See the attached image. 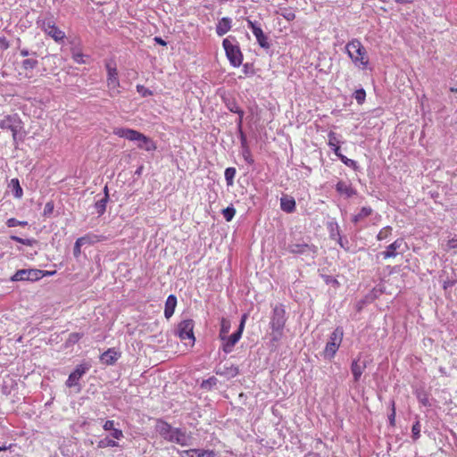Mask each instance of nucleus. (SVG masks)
<instances>
[{"label": "nucleus", "mask_w": 457, "mask_h": 457, "mask_svg": "<svg viewBox=\"0 0 457 457\" xmlns=\"http://www.w3.org/2000/svg\"><path fill=\"white\" fill-rule=\"evenodd\" d=\"M222 46L229 63L233 67H239L243 62L244 56L237 38L233 36H228L223 39Z\"/></svg>", "instance_id": "4"}, {"label": "nucleus", "mask_w": 457, "mask_h": 457, "mask_svg": "<svg viewBox=\"0 0 457 457\" xmlns=\"http://www.w3.org/2000/svg\"><path fill=\"white\" fill-rule=\"evenodd\" d=\"M223 103L226 107L234 113L240 112L242 109L237 105V103L233 97H222Z\"/></svg>", "instance_id": "28"}, {"label": "nucleus", "mask_w": 457, "mask_h": 457, "mask_svg": "<svg viewBox=\"0 0 457 457\" xmlns=\"http://www.w3.org/2000/svg\"><path fill=\"white\" fill-rule=\"evenodd\" d=\"M455 281L453 280H445L443 283L444 289H447L448 287H451L454 285Z\"/></svg>", "instance_id": "57"}, {"label": "nucleus", "mask_w": 457, "mask_h": 457, "mask_svg": "<svg viewBox=\"0 0 457 457\" xmlns=\"http://www.w3.org/2000/svg\"><path fill=\"white\" fill-rule=\"evenodd\" d=\"M83 337V334L81 333H78V332H74V333H71L69 335V338H68V343L70 344H75L77 343L81 337Z\"/></svg>", "instance_id": "52"}, {"label": "nucleus", "mask_w": 457, "mask_h": 457, "mask_svg": "<svg viewBox=\"0 0 457 457\" xmlns=\"http://www.w3.org/2000/svg\"><path fill=\"white\" fill-rule=\"evenodd\" d=\"M108 199L106 197H102L95 203V208L96 209V212L98 216H102L106 211V204L108 203Z\"/></svg>", "instance_id": "29"}, {"label": "nucleus", "mask_w": 457, "mask_h": 457, "mask_svg": "<svg viewBox=\"0 0 457 457\" xmlns=\"http://www.w3.org/2000/svg\"><path fill=\"white\" fill-rule=\"evenodd\" d=\"M345 50L353 62L359 68L364 70L368 67L369 58L364 46L358 39H353L345 46Z\"/></svg>", "instance_id": "3"}, {"label": "nucleus", "mask_w": 457, "mask_h": 457, "mask_svg": "<svg viewBox=\"0 0 457 457\" xmlns=\"http://www.w3.org/2000/svg\"><path fill=\"white\" fill-rule=\"evenodd\" d=\"M105 68L107 71V87L110 90V96L114 97L120 93V80L116 63L112 60L107 61L105 62Z\"/></svg>", "instance_id": "8"}, {"label": "nucleus", "mask_w": 457, "mask_h": 457, "mask_svg": "<svg viewBox=\"0 0 457 457\" xmlns=\"http://www.w3.org/2000/svg\"><path fill=\"white\" fill-rule=\"evenodd\" d=\"M340 160L344 164H345L348 167H351L354 170H359V165L357 164V162L354 160L349 159L345 155L340 156Z\"/></svg>", "instance_id": "41"}, {"label": "nucleus", "mask_w": 457, "mask_h": 457, "mask_svg": "<svg viewBox=\"0 0 457 457\" xmlns=\"http://www.w3.org/2000/svg\"><path fill=\"white\" fill-rule=\"evenodd\" d=\"M112 436L115 439H120L121 437H123V432L122 430L119 429V428H113L112 430Z\"/></svg>", "instance_id": "53"}, {"label": "nucleus", "mask_w": 457, "mask_h": 457, "mask_svg": "<svg viewBox=\"0 0 457 457\" xmlns=\"http://www.w3.org/2000/svg\"><path fill=\"white\" fill-rule=\"evenodd\" d=\"M222 214L227 221H230L236 214V210L233 207H227L222 211Z\"/></svg>", "instance_id": "42"}, {"label": "nucleus", "mask_w": 457, "mask_h": 457, "mask_svg": "<svg viewBox=\"0 0 457 457\" xmlns=\"http://www.w3.org/2000/svg\"><path fill=\"white\" fill-rule=\"evenodd\" d=\"M120 356V353H118L115 348H109L107 351L101 354L100 360L106 365H112Z\"/></svg>", "instance_id": "19"}, {"label": "nucleus", "mask_w": 457, "mask_h": 457, "mask_svg": "<svg viewBox=\"0 0 457 457\" xmlns=\"http://www.w3.org/2000/svg\"><path fill=\"white\" fill-rule=\"evenodd\" d=\"M10 187L12 188L13 195L16 198H21L23 195L22 188L20 185V182L17 179H12L10 182Z\"/></svg>", "instance_id": "30"}, {"label": "nucleus", "mask_w": 457, "mask_h": 457, "mask_svg": "<svg viewBox=\"0 0 457 457\" xmlns=\"http://www.w3.org/2000/svg\"><path fill=\"white\" fill-rule=\"evenodd\" d=\"M391 413L388 415L389 423L392 427L395 426V403L391 400Z\"/></svg>", "instance_id": "47"}, {"label": "nucleus", "mask_w": 457, "mask_h": 457, "mask_svg": "<svg viewBox=\"0 0 457 457\" xmlns=\"http://www.w3.org/2000/svg\"><path fill=\"white\" fill-rule=\"evenodd\" d=\"M182 454L192 455L195 454L197 457H215V453L212 450L204 449H189L182 452Z\"/></svg>", "instance_id": "24"}, {"label": "nucleus", "mask_w": 457, "mask_h": 457, "mask_svg": "<svg viewBox=\"0 0 457 457\" xmlns=\"http://www.w3.org/2000/svg\"><path fill=\"white\" fill-rule=\"evenodd\" d=\"M332 150L334 151L335 154L340 159V156H344V154H341L340 152V147L339 145L338 146H336V147H332Z\"/></svg>", "instance_id": "59"}, {"label": "nucleus", "mask_w": 457, "mask_h": 457, "mask_svg": "<svg viewBox=\"0 0 457 457\" xmlns=\"http://www.w3.org/2000/svg\"><path fill=\"white\" fill-rule=\"evenodd\" d=\"M176 306L177 297L174 295H170L165 302L164 316L166 319H170L173 315Z\"/></svg>", "instance_id": "23"}, {"label": "nucleus", "mask_w": 457, "mask_h": 457, "mask_svg": "<svg viewBox=\"0 0 457 457\" xmlns=\"http://www.w3.org/2000/svg\"><path fill=\"white\" fill-rule=\"evenodd\" d=\"M246 21L248 28L256 37L259 46L263 49H269L270 47V43L267 35L263 33L261 24L258 21H253L249 19Z\"/></svg>", "instance_id": "12"}, {"label": "nucleus", "mask_w": 457, "mask_h": 457, "mask_svg": "<svg viewBox=\"0 0 457 457\" xmlns=\"http://www.w3.org/2000/svg\"><path fill=\"white\" fill-rule=\"evenodd\" d=\"M29 54L37 55V53L33 52L32 54H30L29 52V50L26 49V48L21 49V56L25 57V56H29Z\"/></svg>", "instance_id": "58"}, {"label": "nucleus", "mask_w": 457, "mask_h": 457, "mask_svg": "<svg viewBox=\"0 0 457 457\" xmlns=\"http://www.w3.org/2000/svg\"><path fill=\"white\" fill-rule=\"evenodd\" d=\"M0 129L11 130L15 144L19 140H23V123L17 113L6 115L3 120H0Z\"/></svg>", "instance_id": "5"}, {"label": "nucleus", "mask_w": 457, "mask_h": 457, "mask_svg": "<svg viewBox=\"0 0 457 457\" xmlns=\"http://www.w3.org/2000/svg\"><path fill=\"white\" fill-rule=\"evenodd\" d=\"M391 231L392 228L389 226L383 228L377 236L378 240L381 241L386 239L391 234Z\"/></svg>", "instance_id": "46"}, {"label": "nucleus", "mask_w": 457, "mask_h": 457, "mask_svg": "<svg viewBox=\"0 0 457 457\" xmlns=\"http://www.w3.org/2000/svg\"><path fill=\"white\" fill-rule=\"evenodd\" d=\"M54 202L53 201L47 202L44 208V212H43L44 216H50L54 212Z\"/></svg>", "instance_id": "50"}, {"label": "nucleus", "mask_w": 457, "mask_h": 457, "mask_svg": "<svg viewBox=\"0 0 457 457\" xmlns=\"http://www.w3.org/2000/svg\"><path fill=\"white\" fill-rule=\"evenodd\" d=\"M337 243L340 245V246L342 248H344L345 251H348L349 250V247H348V244H349V241L347 239H344L341 236H340V233H339V228H338V226L337 225Z\"/></svg>", "instance_id": "45"}, {"label": "nucleus", "mask_w": 457, "mask_h": 457, "mask_svg": "<svg viewBox=\"0 0 457 457\" xmlns=\"http://www.w3.org/2000/svg\"><path fill=\"white\" fill-rule=\"evenodd\" d=\"M244 113L245 112H244L243 110H241L240 112H237V114L238 115V118L237 120V127L238 134H241V132H244L243 131V128H242Z\"/></svg>", "instance_id": "51"}, {"label": "nucleus", "mask_w": 457, "mask_h": 457, "mask_svg": "<svg viewBox=\"0 0 457 457\" xmlns=\"http://www.w3.org/2000/svg\"><path fill=\"white\" fill-rule=\"evenodd\" d=\"M37 24L42 30L53 37L56 42L62 41L65 37L64 32L55 26L52 17L44 20L38 19L37 21Z\"/></svg>", "instance_id": "9"}, {"label": "nucleus", "mask_w": 457, "mask_h": 457, "mask_svg": "<svg viewBox=\"0 0 457 457\" xmlns=\"http://www.w3.org/2000/svg\"><path fill=\"white\" fill-rule=\"evenodd\" d=\"M287 321L286 311L284 305L279 303L274 306L270 316V328L272 330L270 337L272 342H278L283 336V329Z\"/></svg>", "instance_id": "1"}, {"label": "nucleus", "mask_w": 457, "mask_h": 457, "mask_svg": "<svg viewBox=\"0 0 457 457\" xmlns=\"http://www.w3.org/2000/svg\"><path fill=\"white\" fill-rule=\"evenodd\" d=\"M238 135H239L240 143H241L242 156H243L244 160L248 164H253L254 162V160L251 154V151H250V148H249V145L247 143L246 136H245V132H241V134H238Z\"/></svg>", "instance_id": "18"}, {"label": "nucleus", "mask_w": 457, "mask_h": 457, "mask_svg": "<svg viewBox=\"0 0 457 457\" xmlns=\"http://www.w3.org/2000/svg\"><path fill=\"white\" fill-rule=\"evenodd\" d=\"M328 145L332 148V147H336V146H338V144H339V139L337 138V136L335 132L333 131H330L328 134Z\"/></svg>", "instance_id": "43"}, {"label": "nucleus", "mask_w": 457, "mask_h": 457, "mask_svg": "<svg viewBox=\"0 0 457 457\" xmlns=\"http://www.w3.org/2000/svg\"><path fill=\"white\" fill-rule=\"evenodd\" d=\"M6 225L9 228H13V227H16V226L26 227V226H28V221L18 220L15 218H10V219L7 220Z\"/></svg>", "instance_id": "39"}, {"label": "nucleus", "mask_w": 457, "mask_h": 457, "mask_svg": "<svg viewBox=\"0 0 457 457\" xmlns=\"http://www.w3.org/2000/svg\"><path fill=\"white\" fill-rule=\"evenodd\" d=\"M217 375H225L227 373H229L231 377H235L238 374V369L237 367L231 366L230 368H227L226 370L221 369H216L215 370Z\"/></svg>", "instance_id": "37"}, {"label": "nucleus", "mask_w": 457, "mask_h": 457, "mask_svg": "<svg viewBox=\"0 0 457 457\" xmlns=\"http://www.w3.org/2000/svg\"><path fill=\"white\" fill-rule=\"evenodd\" d=\"M85 55L81 54L79 51H76L75 49H72V59L77 63H85L86 61L84 60Z\"/></svg>", "instance_id": "48"}, {"label": "nucleus", "mask_w": 457, "mask_h": 457, "mask_svg": "<svg viewBox=\"0 0 457 457\" xmlns=\"http://www.w3.org/2000/svg\"><path fill=\"white\" fill-rule=\"evenodd\" d=\"M119 446L118 443L112 439L105 437L98 442L99 448H106V447H116Z\"/></svg>", "instance_id": "36"}, {"label": "nucleus", "mask_w": 457, "mask_h": 457, "mask_svg": "<svg viewBox=\"0 0 457 457\" xmlns=\"http://www.w3.org/2000/svg\"><path fill=\"white\" fill-rule=\"evenodd\" d=\"M10 238L12 241L21 243L22 245H29V246H32V245H36L37 243V241L36 239H34V238H21V237H17V236H11Z\"/></svg>", "instance_id": "34"}, {"label": "nucleus", "mask_w": 457, "mask_h": 457, "mask_svg": "<svg viewBox=\"0 0 457 457\" xmlns=\"http://www.w3.org/2000/svg\"><path fill=\"white\" fill-rule=\"evenodd\" d=\"M113 133L120 137H124L129 141H138V138H145V135L132 129L117 128Z\"/></svg>", "instance_id": "15"}, {"label": "nucleus", "mask_w": 457, "mask_h": 457, "mask_svg": "<svg viewBox=\"0 0 457 457\" xmlns=\"http://www.w3.org/2000/svg\"><path fill=\"white\" fill-rule=\"evenodd\" d=\"M104 195L103 197H106V199L109 200V190H108L107 185L104 187Z\"/></svg>", "instance_id": "62"}, {"label": "nucleus", "mask_w": 457, "mask_h": 457, "mask_svg": "<svg viewBox=\"0 0 457 457\" xmlns=\"http://www.w3.org/2000/svg\"><path fill=\"white\" fill-rule=\"evenodd\" d=\"M157 431L167 441L176 443L182 446L189 445V436L180 428H172L165 421H160L157 424Z\"/></svg>", "instance_id": "2"}, {"label": "nucleus", "mask_w": 457, "mask_h": 457, "mask_svg": "<svg viewBox=\"0 0 457 457\" xmlns=\"http://www.w3.org/2000/svg\"><path fill=\"white\" fill-rule=\"evenodd\" d=\"M278 13L288 21L295 18V13L291 8H280Z\"/></svg>", "instance_id": "33"}, {"label": "nucleus", "mask_w": 457, "mask_h": 457, "mask_svg": "<svg viewBox=\"0 0 457 457\" xmlns=\"http://www.w3.org/2000/svg\"><path fill=\"white\" fill-rule=\"evenodd\" d=\"M344 337V329L342 327H337L329 336V339L326 344L324 350V356L332 359L337 353Z\"/></svg>", "instance_id": "7"}, {"label": "nucleus", "mask_w": 457, "mask_h": 457, "mask_svg": "<svg viewBox=\"0 0 457 457\" xmlns=\"http://www.w3.org/2000/svg\"><path fill=\"white\" fill-rule=\"evenodd\" d=\"M193 329L194 320L191 319L184 320L178 324L176 335H178L181 340L191 339L192 343L194 344L195 338Z\"/></svg>", "instance_id": "13"}, {"label": "nucleus", "mask_w": 457, "mask_h": 457, "mask_svg": "<svg viewBox=\"0 0 457 457\" xmlns=\"http://www.w3.org/2000/svg\"><path fill=\"white\" fill-rule=\"evenodd\" d=\"M137 142V147L144 149L147 152L154 151L156 149L155 143L146 136H145V138H138Z\"/></svg>", "instance_id": "25"}, {"label": "nucleus", "mask_w": 457, "mask_h": 457, "mask_svg": "<svg viewBox=\"0 0 457 457\" xmlns=\"http://www.w3.org/2000/svg\"><path fill=\"white\" fill-rule=\"evenodd\" d=\"M89 370V365L87 363L79 364L74 371H72L65 382L66 386L73 387L79 385V380Z\"/></svg>", "instance_id": "14"}, {"label": "nucleus", "mask_w": 457, "mask_h": 457, "mask_svg": "<svg viewBox=\"0 0 457 457\" xmlns=\"http://www.w3.org/2000/svg\"><path fill=\"white\" fill-rule=\"evenodd\" d=\"M405 245L406 244L403 238H398L389 245L386 249L381 253V254L384 259L395 257L399 253L398 251L402 250V247Z\"/></svg>", "instance_id": "17"}, {"label": "nucleus", "mask_w": 457, "mask_h": 457, "mask_svg": "<svg viewBox=\"0 0 457 457\" xmlns=\"http://www.w3.org/2000/svg\"><path fill=\"white\" fill-rule=\"evenodd\" d=\"M336 190L340 195H344L346 198H350L357 194L356 190L350 184L343 180H339L336 184Z\"/></svg>", "instance_id": "20"}, {"label": "nucleus", "mask_w": 457, "mask_h": 457, "mask_svg": "<svg viewBox=\"0 0 457 457\" xmlns=\"http://www.w3.org/2000/svg\"><path fill=\"white\" fill-rule=\"evenodd\" d=\"M82 245H86V244H91L93 243L94 241L91 240V236L87 235V236H85V237H79L77 239Z\"/></svg>", "instance_id": "54"}, {"label": "nucleus", "mask_w": 457, "mask_h": 457, "mask_svg": "<svg viewBox=\"0 0 457 457\" xmlns=\"http://www.w3.org/2000/svg\"><path fill=\"white\" fill-rule=\"evenodd\" d=\"M448 245L451 248L457 247V239H452L448 242Z\"/></svg>", "instance_id": "61"}, {"label": "nucleus", "mask_w": 457, "mask_h": 457, "mask_svg": "<svg viewBox=\"0 0 457 457\" xmlns=\"http://www.w3.org/2000/svg\"><path fill=\"white\" fill-rule=\"evenodd\" d=\"M154 41L156 43H158L159 45H161V46H166L167 45V43L162 37H154Z\"/></svg>", "instance_id": "60"}, {"label": "nucleus", "mask_w": 457, "mask_h": 457, "mask_svg": "<svg viewBox=\"0 0 457 457\" xmlns=\"http://www.w3.org/2000/svg\"><path fill=\"white\" fill-rule=\"evenodd\" d=\"M246 318H247L246 314H244L241 318L240 324L238 326L237 330L230 336L228 335L225 341H222L223 342L222 350L224 353H231L233 351L235 345L241 338L243 331H244Z\"/></svg>", "instance_id": "11"}, {"label": "nucleus", "mask_w": 457, "mask_h": 457, "mask_svg": "<svg viewBox=\"0 0 457 457\" xmlns=\"http://www.w3.org/2000/svg\"><path fill=\"white\" fill-rule=\"evenodd\" d=\"M45 277L44 271L37 269L18 270L10 278L12 282L18 281H37Z\"/></svg>", "instance_id": "10"}, {"label": "nucleus", "mask_w": 457, "mask_h": 457, "mask_svg": "<svg viewBox=\"0 0 457 457\" xmlns=\"http://www.w3.org/2000/svg\"><path fill=\"white\" fill-rule=\"evenodd\" d=\"M411 433H412V439L415 441L420 438V423L419 420H417L411 428Z\"/></svg>", "instance_id": "44"}, {"label": "nucleus", "mask_w": 457, "mask_h": 457, "mask_svg": "<svg viewBox=\"0 0 457 457\" xmlns=\"http://www.w3.org/2000/svg\"><path fill=\"white\" fill-rule=\"evenodd\" d=\"M218 383V379L212 376L202 381L200 386L202 389L212 390Z\"/></svg>", "instance_id": "32"}, {"label": "nucleus", "mask_w": 457, "mask_h": 457, "mask_svg": "<svg viewBox=\"0 0 457 457\" xmlns=\"http://www.w3.org/2000/svg\"><path fill=\"white\" fill-rule=\"evenodd\" d=\"M321 278L327 285H332L335 288L340 286L338 280L332 276L321 274Z\"/></svg>", "instance_id": "40"}, {"label": "nucleus", "mask_w": 457, "mask_h": 457, "mask_svg": "<svg viewBox=\"0 0 457 457\" xmlns=\"http://www.w3.org/2000/svg\"><path fill=\"white\" fill-rule=\"evenodd\" d=\"M287 249L290 253L301 255L303 260L313 261L318 253V247L315 245L304 242L290 243Z\"/></svg>", "instance_id": "6"}, {"label": "nucleus", "mask_w": 457, "mask_h": 457, "mask_svg": "<svg viewBox=\"0 0 457 457\" xmlns=\"http://www.w3.org/2000/svg\"><path fill=\"white\" fill-rule=\"evenodd\" d=\"M373 210L370 208V207H362L360 212L353 216L352 218V221L354 223V224H358L359 222H361L363 219L369 217L370 215H371Z\"/></svg>", "instance_id": "26"}, {"label": "nucleus", "mask_w": 457, "mask_h": 457, "mask_svg": "<svg viewBox=\"0 0 457 457\" xmlns=\"http://www.w3.org/2000/svg\"><path fill=\"white\" fill-rule=\"evenodd\" d=\"M368 361L366 360H361L360 357L353 360L351 365V371L353 376L354 382H358L367 368Z\"/></svg>", "instance_id": "16"}, {"label": "nucleus", "mask_w": 457, "mask_h": 457, "mask_svg": "<svg viewBox=\"0 0 457 457\" xmlns=\"http://www.w3.org/2000/svg\"><path fill=\"white\" fill-rule=\"evenodd\" d=\"M104 430H112L114 428V421L113 420H106L103 426Z\"/></svg>", "instance_id": "56"}, {"label": "nucleus", "mask_w": 457, "mask_h": 457, "mask_svg": "<svg viewBox=\"0 0 457 457\" xmlns=\"http://www.w3.org/2000/svg\"><path fill=\"white\" fill-rule=\"evenodd\" d=\"M37 63H38V62L37 59H32V58L25 59L21 62V67L26 71L33 70L37 66Z\"/></svg>", "instance_id": "35"}, {"label": "nucleus", "mask_w": 457, "mask_h": 457, "mask_svg": "<svg viewBox=\"0 0 457 457\" xmlns=\"http://www.w3.org/2000/svg\"><path fill=\"white\" fill-rule=\"evenodd\" d=\"M237 170L234 167H228L225 170L224 175L227 186L230 187L234 184V178L236 176Z\"/></svg>", "instance_id": "31"}, {"label": "nucleus", "mask_w": 457, "mask_h": 457, "mask_svg": "<svg viewBox=\"0 0 457 457\" xmlns=\"http://www.w3.org/2000/svg\"><path fill=\"white\" fill-rule=\"evenodd\" d=\"M353 97L359 104H362L366 99V92L363 88L357 89L353 93Z\"/></svg>", "instance_id": "38"}, {"label": "nucleus", "mask_w": 457, "mask_h": 457, "mask_svg": "<svg viewBox=\"0 0 457 457\" xmlns=\"http://www.w3.org/2000/svg\"><path fill=\"white\" fill-rule=\"evenodd\" d=\"M11 448V445H1L0 444V452L1 451H5V450H8Z\"/></svg>", "instance_id": "64"}, {"label": "nucleus", "mask_w": 457, "mask_h": 457, "mask_svg": "<svg viewBox=\"0 0 457 457\" xmlns=\"http://www.w3.org/2000/svg\"><path fill=\"white\" fill-rule=\"evenodd\" d=\"M0 43L3 45V46L6 49L9 46V44L5 40V38L0 39Z\"/></svg>", "instance_id": "63"}, {"label": "nucleus", "mask_w": 457, "mask_h": 457, "mask_svg": "<svg viewBox=\"0 0 457 457\" xmlns=\"http://www.w3.org/2000/svg\"><path fill=\"white\" fill-rule=\"evenodd\" d=\"M280 208L287 213H292L295 210V201L292 196L284 195L280 198Z\"/></svg>", "instance_id": "22"}, {"label": "nucleus", "mask_w": 457, "mask_h": 457, "mask_svg": "<svg viewBox=\"0 0 457 457\" xmlns=\"http://www.w3.org/2000/svg\"><path fill=\"white\" fill-rule=\"evenodd\" d=\"M81 246H82V245L78 240H76L74 247H73V254L75 257H78L80 254Z\"/></svg>", "instance_id": "55"}, {"label": "nucleus", "mask_w": 457, "mask_h": 457, "mask_svg": "<svg viewBox=\"0 0 457 457\" xmlns=\"http://www.w3.org/2000/svg\"><path fill=\"white\" fill-rule=\"evenodd\" d=\"M137 91L143 96V97H146V96H152L153 93L150 89L146 88L145 87H144L143 85H137Z\"/></svg>", "instance_id": "49"}, {"label": "nucleus", "mask_w": 457, "mask_h": 457, "mask_svg": "<svg viewBox=\"0 0 457 457\" xmlns=\"http://www.w3.org/2000/svg\"><path fill=\"white\" fill-rule=\"evenodd\" d=\"M230 327V321L226 318H222L220 320V329L219 334V337L221 341H225L227 338Z\"/></svg>", "instance_id": "27"}, {"label": "nucleus", "mask_w": 457, "mask_h": 457, "mask_svg": "<svg viewBox=\"0 0 457 457\" xmlns=\"http://www.w3.org/2000/svg\"><path fill=\"white\" fill-rule=\"evenodd\" d=\"M232 20L228 17L221 18L216 25V33L221 37L225 35L231 29Z\"/></svg>", "instance_id": "21"}]
</instances>
